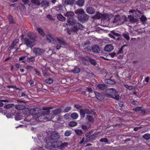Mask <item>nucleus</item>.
<instances>
[{"instance_id":"cd10ccee","label":"nucleus","mask_w":150,"mask_h":150,"mask_svg":"<svg viewBox=\"0 0 150 150\" xmlns=\"http://www.w3.org/2000/svg\"><path fill=\"white\" fill-rule=\"evenodd\" d=\"M97 87L100 90H103L106 88V85L105 84H99L98 85Z\"/></svg>"},{"instance_id":"864d4df0","label":"nucleus","mask_w":150,"mask_h":150,"mask_svg":"<svg viewBox=\"0 0 150 150\" xmlns=\"http://www.w3.org/2000/svg\"><path fill=\"white\" fill-rule=\"evenodd\" d=\"M47 19H49L50 21H53L54 20V19L52 18V16L50 14H48L47 16Z\"/></svg>"},{"instance_id":"39448f33","label":"nucleus","mask_w":150,"mask_h":150,"mask_svg":"<svg viewBox=\"0 0 150 150\" xmlns=\"http://www.w3.org/2000/svg\"><path fill=\"white\" fill-rule=\"evenodd\" d=\"M24 40V44L26 46L28 47L32 48L35 45L34 42L30 40L27 38H23Z\"/></svg>"},{"instance_id":"473e14b6","label":"nucleus","mask_w":150,"mask_h":150,"mask_svg":"<svg viewBox=\"0 0 150 150\" xmlns=\"http://www.w3.org/2000/svg\"><path fill=\"white\" fill-rule=\"evenodd\" d=\"M25 106L23 105H17L15 106L16 108L18 110H21L24 109Z\"/></svg>"},{"instance_id":"09e8293b","label":"nucleus","mask_w":150,"mask_h":150,"mask_svg":"<svg viewBox=\"0 0 150 150\" xmlns=\"http://www.w3.org/2000/svg\"><path fill=\"white\" fill-rule=\"evenodd\" d=\"M27 61L28 62H33L35 61V58L34 57H32L31 58H28L27 59Z\"/></svg>"},{"instance_id":"a19ab883","label":"nucleus","mask_w":150,"mask_h":150,"mask_svg":"<svg viewBox=\"0 0 150 150\" xmlns=\"http://www.w3.org/2000/svg\"><path fill=\"white\" fill-rule=\"evenodd\" d=\"M14 106V105L13 104H8L6 105H5L4 107L6 109H8L13 107Z\"/></svg>"},{"instance_id":"6e6552de","label":"nucleus","mask_w":150,"mask_h":150,"mask_svg":"<svg viewBox=\"0 0 150 150\" xmlns=\"http://www.w3.org/2000/svg\"><path fill=\"white\" fill-rule=\"evenodd\" d=\"M61 141L59 140L54 141L51 144V146L54 148L59 147L61 148Z\"/></svg>"},{"instance_id":"f8f14e48","label":"nucleus","mask_w":150,"mask_h":150,"mask_svg":"<svg viewBox=\"0 0 150 150\" xmlns=\"http://www.w3.org/2000/svg\"><path fill=\"white\" fill-rule=\"evenodd\" d=\"M106 91L108 93H110L112 96H115L117 93V92L115 89L114 88H108L106 90Z\"/></svg>"},{"instance_id":"e2e57ef3","label":"nucleus","mask_w":150,"mask_h":150,"mask_svg":"<svg viewBox=\"0 0 150 150\" xmlns=\"http://www.w3.org/2000/svg\"><path fill=\"white\" fill-rule=\"evenodd\" d=\"M112 98L118 100L119 99V95H117L115 97L113 96V97H112Z\"/></svg>"},{"instance_id":"f03ea898","label":"nucleus","mask_w":150,"mask_h":150,"mask_svg":"<svg viewBox=\"0 0 150 150\" xmlns=\"http://www.w3.org/2000/svg\"><path fill=\"white\" fill-rule=\"evenodd\" d=\"M127 19V17L125 16H120L119 15H117L115 16L112 22L113 23L118 22V23L122 24L126 21Z\"/></svg>"},{"instance_id":"c03bdc74","label":"nucleus","mask_w":150,"mask_h":150,"mask_svg":"<svg viewBox=\"0 0 150 150\" xmlns=\"http://www.w3.org/2000/svg\"><path fill=\"white\" fill-rule=\"evenodd\" d=\"M45 82L48 83H52L53 82V80L52 79H46L45 81Z\"/></svg>"},{"instance_id":"c85d7f7f","label":"nucleus","mask_w":150,"mask_h":150,"mask_svg":"<svg viewBox=\"0 0 150 150\" xmlns=\"http://www.w3.org/2000/svg\"><path fill=\"white\" fill-rule=\"evenodd\" d=\"M96 96L97 99L99 100H101L103 99V97L102 95L96 91L95 92Z\"/></svg>"},{"instance_id":"5701e85b","label":"nucleus","mask_w":150,"mask_h":150,"mask_svg":"<svg viewBox=\"0 0 150 150\" xmlns=\"http://www.w3.org/2000/svg\"><path fill=\"white\" fill-rule=\"evenodd\" d=\"M42 6L47 7L49 6V3L47 1L43 0L40 3Z\"/></svg>"},{"instance_id":"37998d69","label":"nucleus","mask_w":150,"mask_h":150,"mask_svg":"<svg viewBox=\"0 0 150 150\" xmlns=\"http://www.w3.org/2000/svg\"><path fill=\"white\" fill-rule=\"evenodd\" d=\"M77 123L74 121L71 122L69 123V126L71 127H73L77 125Z\"/></svg>"},{"instance_id":"412c9836","label":"nucleus","mask_w":150,"mask_h":150,"mask_svg":"<svg viewBox=\"0 0 150 150\" xmlns=\"http://www.w3.org/2000/svg\"><path fill=\"white\" fill-rule=\"evenodd\" d=\"M57 18L59 20L61 21H64L66 20V18L61 14H57Z\"/></svg>"},{"instance_id":"a18cd8bd","label":"nucleus","mask_w":150,"mask_h":150,"mask_svg":"<svg viewBox=\"0 0 150 150\" xmlns=\"http://www.w3.org/2000/svg\"><path fill=\"white\" fill-rule=\"evenodd\" d=\"M8 18L9 21L10 23H14L13 19L12 17L11 16H9L8 17Z\"/></svg>"},{"instance_id":"7c9ffc66","label":"nucleus","mask_w":150,"mask_h":150,"mask_svg":"<svg viewBox=\"0 0 150 150\" xmlns=\"http://www.w3.org/2000/svg\"><path fill=\"white\" fill-rule=\"evenodd\" d=\"M36 30L38 33L41 36H43L45 35V34L42 29L40 28H36Z\"/></svg>"},{"instance_id":"f257e3e1","label":"nucleus","mask_w":150,"mask_h":150,"mask_svg":"<svg viewBox=\"0 0 150 150\" xmlns=\"http://www.w3.org/2000/svg\"><path fill=\"white\" fill-rule=\"evenodd\" d=\"M67 22L71 25H74L73 28L71 29L72 32L75 33L78 31L79 29L81 30L83 29V25L79 23H76V20H73L71 21L69 19H67Z\"/></svg>"},{"instance_id":"f704fd0d","label":"nucleus","mask_w":150,"mask_h":150,"mask_svg":"<svg viewBox=\"0 0 150 150\" xmlns=\"http://www.w3.org/2000/svg\"><path fill=\"white\" fill-rule=\"evenodd\" d=\"M75 131L76 134L79 136H82V134H83V132L81 129H76Z\"/></svg>"},{"instance_id":"1a4fd4ad","label":"nucleus","mask_w":150,"mask_h":150,"mask_svg":"<svg viewBox=\"0 0 150 150\" xmlns=\"http://www.w3.org/2000/svg\"><path fill=\"white\" fill-rule=\"evenodd\" d=\"M46 37L50 42H52L53 44H55V38H54L50 34L47 35Z\"/></svg>"},{"instance_id":"20e7f679","label":"nucleus","mask_w":150,"mask_h":150,"mask_svg":"<svg viewBox=\"0 0 150 150\" xmlns=\"http://www.w3.org/2000/svg\"><path fill=\"white\" fill-rule=\"evenodd\" d=\"M50 112V110L42 111L40 114H39L37 116H38V115H40L41 114V117L46 121L50 120L51 119L48 117Z\"/></svg>"},{"instance_id":"6e6d98bb","label":"nucleus","mask_w":150,"mask_h":150,"mask_svg":"<svg viewBox=\"0 0 150 150\" xmlns=\"http://www.w3.org/2000/svg\"><path fill=\"white\" fill-rule=\"evenodd\" d=\"M90 49H91V47H90V46H88L85 47L84 48V50L86 52H87L89 51L90 50Z\"/></svg>"},{"instance_id":"49530a36","label":"nucleus","mask_w":150,"mask_h":150,"mask_svg":"<svg viewBox=\"0 0 150 150\" xmlns=\"http://www.w3.org/2000/svg\"><path fill=\"white\" fill-rule=\"evenodd\" d=\"M71 133V131L67 130L64 133V136L66 137L69 136Z\"/></svg>"},{"instance_id":"c9c22d12","label":"nucleus","mask_w":150,"mask_h":150,"mask_svg":"<svg viewBox=\"0 0 150 150\" xmlns=\"http://www.w3.org/2000/svg\"><path fill=\"white\" fill-rule=\"evenodd\" d=\"M105 82L106 83L109 84H113L116 83L115 81L110 79L106 80Z\"/></svg>"},{"instance_id":"8fccbe9b","label":"nucleus","mask_w":150,"mask_h":150,"mask_svg":"<svg viewBox=\"0 0 150 150\" xmlns=\"http://www.w3.org/2000/svg\"><path fill=\"white\" fill-rule=\"evenodd\" d=\"M87 118L89 121L92 122L93 121V117L90 115H87Z\"/></svg>"},{"instance_id":"69168bd1","label":"nucleus","mask_w":150,"mask_h":150,"mask_svg":"<svg viewBox=\"0 0 150 150\" xmlns=\"http://www.w3.org/2000/svg\"><path fill=\"white\" fill-rule=\"evenodd\" d=\"M116 53H115L112 52L109 54V55H110L112 58H113L116 55Z\"/></svg>"},{"instance_id":"4be33fe9","label":"nucleus","mask_w":150,"mask_h":150,"mask_svg":"<svg viewBox=\"0 0 150 150\" xmlns=\"http://www.w3.org/2000/svg\"><path fill=\"white\" fill-rule=\"evenodd\" d=\"M102 17V14L100 13L97 12L96 15L92 17V18L94 19H99L100 18L101 19Z\"/></svg>"},{"instance_id":"052dcab7","label":"nucleus","mask_w":150,"mask_h":150,"mask_svg":"<svg viewBox=\"0 0 150 150\" xmlns=\"http://www.w3.org/2000/svg\"><path fill=\"white\" fill-rule=\"evenodd\" d=\"M52 108L53 107H44L42 109L44 110H49L50 109H52Z\"/></svg>"},{"instance_id":"0eeeda50","label":"nucleus","mask_w":150,"mask_h":150,"mask_svg":"<svg viewBox=\"0 0 150 150\" xmlns=\"http://www.w3.org/2000/svg\"><path fill=\"white\" fill-rule=\"evenodd\" d=\"M60 138L59 134L56 131L52 132L50 134V138L53 140H57Z\"/></svg>"},{"instance_id":"bb28decb","label":"nucleus","mask_w":150,"mask_h":150,"mask_svg":"<svg viewBox=\"0 0 150 150\" xmlns=\"http://www.w3.org/2000/svg\"><path fill=\"white\" fill-rule=\"evenodd\" d=\"M87 57L91 64L93 65H95L96 64V62L95 59H92L89 56H87Z\"/></svg>"},{"instance_id":"bf43d9fd","label":"nucleus","mask_w":150,"mask_h":150,"mask_svg":"<svg viewBox=\"0 0 150 150\" xmlns=\"http://www.w3.org/2000/svg\"><path fill=\"white\" fill-rule=\"evenodd\" d=\"M90 44V42L88 41H87L86 42H84L82 43V45L83 46H85L87 45H89Z\"/></svg>"},{"instance_id":"423d86ee","label":"nucleus","mask_w":150,"mask_h":150,"mask_svg":"<svg viewBox=\"0 0 150 150\" xmlns=\"http://www.w3.org/2000/svg\"><path fill=\"white\" fill-rule=\"evenodd\" d=\"M44 51L39 48L34 47L33 50V53L37 56H40L43 54Z\"/></svg>"},{"instance_id":"7ed1b4c3","label":"nucleus","mask_w":150,"mask_h":150,"mask_svg":"<svg viewBox=\"0 0 150 150\" xmlns=\"http://www.w3.org/2000/svg\"><path fill=\"white\" fill-rule=\"evenodd\" d=\"M89 18V16L85 13L82 14L77 15L78 20L80 21L83 23H84L88 21Z\"/></svg>"},{"instance_id":"4c0bfd02","label":"nucleus","mask_w":150,"mask_h":150,"mask_svg":"<svg viewBox=\"0 0 150 150\" xmlns=\"http://www.w3.org/2000/svg\"><path fill=\"white\" fill-rule=\"evenodd\" d=\"M31 2L32 3L37 6H39L40 5V3L38 0H31Z\"/></svg>"},{"instance_id":"680f3d73","label":"nucleus","mask_w":150,"mask_h":150,"mask_svg":"<svg viewBox=\"0 0 150 150\" xmlns=\"http://www.w3.org/2000/svg\"><path fill=\"white\" fill-rule=\"evenodd\" d=\"M142 107H137L136 108H134L133 109V110L136 111H139L142 110Z\"/></svg>"},{"instance_id":"58836bf2","label":"nucleus","mask_w":150,"mask_h":150,"mask_svg":"<svg viewBox=\"0 0 150 150\" xmlns=\"http://www.w3.org/2000/svg\"><path fill=\"white\" fill-rule=\"evenodd\" d=\"M80 113L81 118H83L85 117L86 113L84 109H81L80 111Z\"/></svg>"},{"instance_id":"c756f323","label":"nucleus","mask_w":150,"mask_h":150,"mask_svg":"<svg viewBox=\"0 0 150 150\" xmlns=\"http://www.w3.org/2000/svg\"><path fill=\"white\" fill-rule=\"evenodd\" d=\"M71 71L74 73L76 74L79 73L80 71V70L79 67L75 66L74 69Z\"/></svg>"},{"instance_id":"b1692460","label":"nucleus","mask_w":150,"mask_h":150,"mask_svg":"<svg viewBox=\"0 0 150 150\" xmlns=\"http://www.w3.org/2000/svg\"><path fill=\"white\" fill-rule=\"evenodd\" d=\"M84 2V0H79L75 2V4L79 7H82L83 6Z\"/></svg>"},{"instance_id":"a878e982","label":"nucleus","mask_w":150,"mask_h":150,"mask_svg":"<svg viewBox=\"0 0 150 150\" xmlns=\"http://www.w3.org/2000/svg\"><path fill=\"white\" fill-rule=\"evenodd\" d=\"M75 13L76 14L78 15L82 14L85 13V12L83 10L82 8H80L77 9L75 11Z\"/></svg>"},{"instance_id":"0e129e2a","label":"nucleus","mask_w":150,"mask_h":150,"mask_svg":"<svg viewBox=\"0 0 150 150\" xmlns=\"http://www.w3.org/2000/svg\"><path fill=\"white\" fill-rule=\"evenodd\" d=\"M85 113H86L87 114H90L91 113V111H90L89 110L87 109H84Z\"/></svg>"},{"instance_id":"393cba45","label":"nucleus","mask_w":150,"mask_h":150,"mask_svg":"<svg viewBox=\"0 0 150 150\" xmlns=\"http://www.w3.org/2000/svg\"><path fill=\"white\" fill-rule=\"evenodd\" d=\"M128 18L130 22L132 23H134L138 21L137 19L135 18L133 16H132L131 15L128 17Z\"/></svg>"},{"instance_id":"dca6fc26","label":"nucleus","mask_w":150,"mask_h":150,"mask_svg":"<svg viewBox=\"0 0 150 150\" xmlns=\"http://www.w3.org/2000/svg\"><path fill=\"white\" fill-rule=\"evenodd\" d=\"M92 51L94 53H98L100 50V47L97 45L94 46L92 48Z\"/></svg>"},{"instance_id":"4d7b16f0","label":"nucleus","mask_w":150,"mask_h":150,"mask_svg":"<svg viewBox=\"0 0 150 150\" xmlns=\"http://www.w3.org/2000/svg\"><path fill=\"white\" fill-rule=\"evenodd\" d=\"M68 145V143L67 142H64V143H62L61 142V148H62Z\"/></svg>"},{"instance_id":"3c124183","label":"nucleus","mask_w":150,"mask_h":150,"mask_svg":"<svg viewBox=\"0 0 150 150\" xmlns=\"http://www.w3.org/2000/svg\"><path fill=\"white\" fill-rule=\"evenodd\" d=\"M140 20L143 22H144L146 20V18L144 15H143L140 18Z\"/></svg>"},{"instance_id":"603ef678","label":"nucleus","mask_w":150,"mask_h":150,"mask_svg":"<svg viewBox=\"0 0 150 150\" xmlns=\"http://www.w3.org/2000/svg\"><path fill=\"white\" fill-rule=\"evenodd\" d=\"M71 107L68 106L66 107L64 110V112H67L71 109Z\"/></svg>"},{"instance_id":"5fc2aeb1","label":"nucleus","mask_w":150,"mask_h":150,"mask_svg":"<svg viewBox=\"0 0 150 150\" xmlns=\"http://www.w3.org/2000/svg\"><path fill=\"white\" fill-rule=\"evenodd\" d=\"M8 101L7 100H0V107L4 105V104L2 102H8Z\"/></svg>"},{"instance_id":"72a5a7b5","label":"nucleus","mask_w":150,"mask_h":150,"mask_svg":"<svg viewBox=\"0 0 150 150\" xmlns=\"http://www.w3.org/2000/svg\"><path fill=\"white\" fill-rule=\"evenodd\" d=\"M71 117L72 119H76L78 117L79 115L76 113L74 112L71 114Z\"/></svg>"},{"instance_id":"e433bc0d","label":"nucleus","mask_w":150,"mask_h":150,"mask_svg":"<svg viewBox=\"0 0 150 150\" xmlns=\"http://www.w3.org/2000/svg\"><path fill=\"white\" fill-rule=\"evenodd\" d=\"M142 137L146 140H149L150 139V134L149 133L145 134L142 136Z\"/></svg>"},{"instance_id":"6ab92c4d","label":"nucleus","mask_w":150,"mask_h":150,"mask_svg":"<svg viewBox=\"0 0 150 150\" xmlns=\"http://www.w3.org/2000/svg\"><path fill=\"white\" fill-rule=\"evenodd\" d=\"M75 0H64V4L67 5L72 6Z\"/></svg>"},{"instance_id":"79ce46f5","label":"nucleus","mask_w":150,"mask_h":150,"mask_svg":"<svg viewBox=\"0 0 150 150\" xmlns=\"http://www.w3.org/2000/svg\"><path fill=\"white\" fill-rule=\"evenodd\" d=\"M122 36L125 38L127 40H129L130 39L129 34L128 33H124L122 34Z\"/></svg>"},{"instance_id":"ea45409f","label":"nucleus","mask_w":150,"mask_h":150,"mask_svg":"<svg viewBox=\"0 0 150 150\" xmlns=\"http://www.w3.org/2000/svg\"><path fill=\"white\" fill-rule=\"evenodd\" d=\"M53 139H51L50 137H46L44 139V141L47 143H49L51 142V141Z\"/></svg>"},{"instance_id":"de8ad7c7","label":"nucleus","mask_w":150,"mask_h":150,"mask_svg":"<svg viewBox=\"0 0 150 150\" xmlns=\"http://www.w3.org/2000/svg\"><path fill=\"white\" fill-rule=\"evenodd\" d=\"M108 139L107 138H101V139L100 140V142H104L105 143H108Z\"/></svg>"},{"instance_id":"4468645a","label":"nucleus","mask_w":150,"mask_h":150,"mask_svg":"<svg viewBox=\"0 0 150 150\" xmlns=\"http://www.w3.org/2000/svg\"><path fill=\"white\" fill-rule=\"evenodd\" d=\"M86 11L87 13L89 14H93L95 13V9L92 7H88L86 8Z\"/></svg>"},{"instance_id":"2eb2a0df","label":"nucleus","mask_w":150,"mask_h":150,"mask_svg":"<svg viewBox=\"0 0 150 150\" xmlns=\"http://www.w3.org/2000/svg\"><path fill=\"white\" fill-rule=\"evenodd\" d=\"M57 42L61 45H66V43L63 40L60 39L59 38H55V43H57Z\"/></svg>"},{"instance_id":"ddd939ff","label":"nucleus","mask_w":150,"mask_h":150,"mask_svg":"<svg viewBox=\"0 0 150 150\" xmlns=\"http://www.w3.org/2000/svg\"><path fill=\"white\" fill-rule=\"evenodd\" d=\"M113 48V47L112 45L108 44L105 46L104 50L106 52H110L112 50Z\"/></svg>"},{"instance_id":"2f4dec72","label":"nucleus","mask_w":150,"mask_h":150,"mask_svg":"<svg viewBox=\"0 0 150 150\" xmlns=\"http://www.w3.org/2000/svg\"><path fill=\"white\" fill-rule=\"evenodd\" d=\"M62 111L61 108L56 109L53 111V112L54 114L57 115L59 114Z\"/></svg>"},{"instance_id":"9b49d317","label":"nucleus","mask_w":150,"mask_h":150,"mask_svg":"<svg viewBox=\"0 0 150 150\" xmlns=\"http://www.w3.org/2000/svg\"><path fill=\"white\" fill-rule=\"evenodd\" d=\"M64 15L69 19L72 18L74 15V13L73 12L71 11H67L64 13Z\"/></svg>"},{"instance_id":"f3484780","label":"nucleus","mask_w":150,"mask_h":150,"mask_svg":"<svg viewBox=\"0 0 150 150\" xmlns=\"http://www.w3.org/2000/svg\"><path fill=\"white\" fill-rule=\"evenodd\" d=\"M87 57H81L80 60L85 64L87 65L89 64V62H88L89 60Z\"/></svg>"},{"instance_id":"a211bd4d","label":"nucleus","mask_w":150,"mask_h":150,"mask_svg":"<svg viewBox=\"0 0 150 150\" xmlns=\"http://www.w3.org/2000/svg\"><path fill=\"white\" fill-rule=\"evenodd\" d=\"M27 37L30 40H32L33 42L35 41L36 38V36L35 35L30 33L28 34Z\"/></svg>"},{"instance_id":"9d476101","label":"nucleus","mask_w":150,"mask_h":150,"mask_svg":"<svg viewBox=\"0 0 150 150\" xmlns=\"http://www.w3.org/2000/svg\"><path fill=\"white\" fill-rule=\"evenodd\" d=\"M40 109L38 108H31L29 110L30 113L32 115H36L39 113Z\"/></svg>"},{"instance_id":"338daca9","label":"nucleus","mask_w":150,"mask_h":150,"mask_svg":"<svg viewBox=\"0 0 150 150\" xmlns=\"http://www.w3.org/2000/svg\"><path fill=\"white\" fill-rule=\"evenodd\" d=\"M69 115L68 113L65 114L64 116V118L65 119L67 120L69 118Z\"/></svg>"},{"instance_id":"13d9d810","label":"nucleus","mask_w":150,"mask_h":150,"mask_svg":"<svg viewBox=\"0 0 150 150\" xmlns=\"http://www.w3.org/2000/svg\"><path fill=\"white\" fill-rule=\"evenodd\" d=\"M111 33L116 36H120L119 34L115 33L114 31H111Z\"/></svg>"},{"instance_id":"774afa93","label":"nucleus","mask_w":150,"mask_h":150,"mask_svg":"<svg viewBox=\"0 0 150 150\" xmlns=\"http://www.w3.org/2000/svg\"><path fill=\"white\" fill-rule=\"evenodd\" d=\"M16 45L15 44L14 42H12L11 44V46H10L9 48H10V49H13L14 47Z\"/></svg>"},{"instance_id":"aec40b11","label":"nucleus","mask_w":150,"mask_h":150,"mask_svg":"<svg viewBox=\"0 0 150 150\" xmlns=\"http://www.w3.org/2000/svg\"><path fill=\"white\" fill-rule=\"evenodd\" d=\"M112 16V14H102V17H101V19L104 20H109V17H111Z\"/></svg>"}]
</instances>
